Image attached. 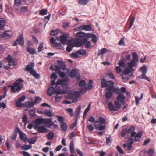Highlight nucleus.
Returning a JSON list of instances; mask_svg holds the SVG:
<instances>
[{"mask_svg":"<svg viewBox=\"0 0 156 156\" xmlns=\"http://www.w3.org/2000/svg\"><path fill=\"white\" fill-rule=\"evenodd\" d=\"M23 80L20 78L17 79L13 83V85H9L8 87H11V90L12 92H19L23 87V85L20 83L23 82Z\"/></svg>","mask_w":156,"mask_h":156,"instance_id":"1","label":"nucleus"},{"mask_svg":"<svg viewBox=\"0 0 156 156\" xmlns=\"http://www.w3.org/2000/svg\"><path fill=\"white\" fill-rule=\"evenodd\" d=\"M69 78L67 76H66L64 79H58L57 81V85H60L62 84L63 90H64L66 93L65 94H67L68 93L69 90L70 88L69 87V84L67 83L68 82Z\"/></svg>","mask_w":156,"mask_h":156,"instance_id":"2","label":"nucleus"},{"mask_svg":"<svg viewBox=\"0 0 156 156\" xmlns=\"http://www.w3.org/2000/svg\"><path fill=\"white\" fill-rule=\"evenodd\" d=\"M75 44L76 47H80L84 45L86 48H90L91 47V41L87 39L84 40H76Z\"/></svg>","mask_w":156,"mask_h":156,"instance_id":"3","label":"nucleus"},{"mask_svg":"<svg viewBox=\"0 0 156 156\" xmlns=\"http://www.w3.org/2000/svg\"><path fill=\"white\" fill-rule=\"evenodd\" d=\"M66 92L64 90H61L59 89H55L53 86H50L47 90V94L52 96L54 93L57 95L61 94H65Z\"/></svg>","mask_w":156,"mask_h":156,"instance_id":"4","label":"nucleus"},{"mask_svg":"<svg viewBox=\"0 0 156 156\" xmlns=\"http://www.w3.org/2000/svg\"><path fill=\"white\" fill-rule=\"evenodd\" d=\"M92 33H86L83 32H79L75 34L76 40H84V39H88L91 37Z\"/></svg>","mask_w":156,"mask_h":156,"instance_id":"5","label":"nucleus"},{"mask_svg":"<svg viewBox=\"0 0 156 156\" xmlns=\"http://www.w3.org/2000/svg\"><path fill=\"white\" fill-rule=\"evenodd\" d=\"M57 65H55V70L57 73L58 74L62 71L61 69L64 70L66 69V65L65 62L61 60H57Z\"/></svg>","mask_w":156,"mask_h":156,"instance_id":"6","label":"nucleus"},{"mask_svg":"<svg viewBox=\"0 0 156 156\" xmlns=\"http://www.w3.org/2000/svg\"><path fill=\"white\" fill-rule=\"evenodd\" d=\"M125 54H127L125 56V57L122 55L121 57V59L119 60L118 62L119 66L123 68L125 67L126 64L125 62L126 61H130L131 60V55L128 54V53L126 51L124 52Z\"/></svg>","mask_w":156,"mask_h":156,"instance_id":"7","label":"nucleus"},{"mask_svg":"<svg viewBox=\"0 0 156 156\" xmlns=\"http://www.w3.org/2000/svg\"><path fill=\"white\" fill-rule=\"evenodd\" d=\"M134 130V127H130L128 129L126 128L124 129L122 132L121 135L122 136H124L126 135L128 136L130 135L131 137L134 136L136 134Z\"/></svg>","mask_w":156,"mask_h":156,"instance_id":"8","label":"nucleus"},{"mask_svg":"<svg viewBox=\"0 0 156 156\" xmlns=\"http://www.w3.org/2000/svg\"><path fill=\"white\" fill-rule=\"evenodd\" d=\"M19 44L21 46L24 45V42L23 35V34H20L17 37V39L13 44V46H16Z\"/></svg>","mask_w":156,"mask_h":156,"instance_id":"9","label":"nucleus"},{"mask_svg":"<svg viewBox=\"0 0 156 156\" xmlns=\"http://www.w3.org/2000/svg\"><path fill=\"white\" fill-rule=\"evenodd\" d=\"M106 123L105 119L104 118L100 116L99 117V120H97L95 121L94 127H105V124Z\"/></svg>","mask_w":156,"mask_h":156,"instance_id":"10","label":"nucleus"},{"mask_svg":"<svg viewBox=\"0 0 156 156\" xmlns=\"http://www.w3.org/2000/svg\"><path fill=\"white\" fill-rule=\"evenodd\" d=\"M87 53L85 50L84 49H80L77 51L76 52H73L71 54V56L74 58H79V55H85Z\"/></svg>","mask_w":156,"mask_h":156,"instance_id":"11","label":"nucleus"},{"mask_svg":"<svg viewBox=\"0 0 156 156\" xmlns=\"http://www.w3.org/2000/svg\"><path fill=\"white\" fill-rule=\"evenodd\" d=\"M6 60L8 62L9 66H15L17 64V59L12 57L10 55H8Z\"/></svg>","mask_w":156,"mask_h":156,"instance_id":"12","label":"nucleus"},{"mask_svg":"<svg viewBox=\"0 0 156 156\" xmlns=\"http://www.w3.org/2000/svg\"><path fill=\"white\" fill-rule=\"evenodd\" d=\"M44 123L45 127H51L56 122V120L53 122L51 118H44Z\"/></svg>","mask_w":156,"mask_h":156,"instance_id":"13","label":"nucleus"},{"mask_svg":"<svg viewBox=\"0 0 156 156\" xmlns=\"http://www.w3.org/2000/svg\"><path fill=\"white\" fill-rule=\"evenodd\" d=\"M44 118H38L35 119L34 122L35 126L34 127H45L44 126H40L43 123H44Z\"/></svg>","mask_w":156,"mask_h":156,"instance_id":"14","label":"nucleus"},{"mask_svg":"<svg viewBox=\"0 0 156 156\" xmlns=\"http://www.w3.org/2000/svg\"><path fill=\"white\" fill-rule=\"evenodd\" d=\"M111 83L110 84H109V86L108 87H107L105 88V90L106 91H109L112 92H115L116 91V88L114 86V83L113 81H110L109 82Z\"/></svg>","mask_w":156,"mask_h":156,"instance_id":"15","label":"nucleus"},{"mask_svg":"<svg viewBox=\"0 0 156 156\" xmlns=\"http://www.w3.org/2000/svg\"><path fill=\"white\" fill-rule=\"evenodd\" d=\"M68 38V36L66 33H65L61 35L60 36V41L61 43L63 45L66 44Z\"/></svg>","mask_w":156,"mask_h":156,"instance_id":"16","label":"nucleus"},{"mask_svg":"<svg viewBox=\"0 0 156 156\" xmlns=\"http://www.w3.org/2000/svg\"><path fill=\"white\" fill-rule=\"evenodd\" d=\"M101 87L102 88H105L106 87H108L109 86V84L111 83L109 82L112 81L111 80L107 81L105 78H102V77L101 78Z\"/></svg>","mask_w":156,"mask_h":156,"instance_id":"17","label":"nucleus"},{"mask_svg":"<svg viewBox=\"0 0 156 156\" xmlns=\"http://www.w3.org/2000/svg\"><path fill=\"white\" fill-rule=\"evenodd\" d=\"M34 66L35 64L34 62H31L26 66L24 69L25 71H30V73L31 71L34 70Z\"/></svg>","mask_w":156,"mask_h":156,"instance_id":"18","label":"nucleus"},{"mask_svg":"<svg viewBox=\"0 0 156 156\" xmlns=\"http://www.w3.org/2000/svg\"><path fill=\"white\" fill-rule=\"evenodd\" d=\"M26 51L27 52L29 53L31 55H34L37 54V52L35 48L29 46L26 47Z\"/></svg>","mask_w":156,"mask_h":156,"instance_id":"19","label":"nucleus"},{"mask_svg":"<svg viewBox=\"0 0 156 156\" xmlns=\"http://www.w3.org/2000/svg\"><path fill=\"white\" fill-rule=\"evenodd\" d=\"M135 17L134 16H130L129 17V18L128 19V21L129 23V27L128 28V30L127 31H128L129 30H130L132 26H133L134 21L135 20Z\"/></svg>","mask_w":156,"mask_h":156,"instance_id":"20","label":"nucleus"},{"mask_svg":"<svg viewBox=\"0 0 156 156\" xmlns=\"http://www.w3.org/2000/svg\"><path fill=\"white\" fill-rule=\"evenodd\" d=\"M140 69H141L142 72V76H143V78H145L144 77H145L147 71V67L145 64H144L143 66L140 68Z\"/></svg>","mask_w":156,"mask_h":156,"instance_id":"21","label":"nucleus"},{"mask_svg":"<svg viewBox=\"0 0 156 156\" xmlns=\"http://www.w3.org/2000/svg\"><path fill=\"white\" fill-rule=\"evenodd\" d=\"M67 95L66 96V97L68 99H72L73 98L74 96V91L73 90H68V93Z\"/></svg>","mask_w":156,"mask_h":156,"instance_id":"22","label":"nucleus"},{"mask_svg":"<svg viewBox=\"0 0 156 156\" xmlns=\"http://www.w3.org/2000/svg\"><path fill=\"white\" fill-rule=\"evenodd\" d=\"M39 133H44L48 130L46 127H34Z\"/></svg>","mask_w":156,"mask_h":156,"instance_id":"23","label":"nucleus"},{"mask_svg":"<svg viewBox=\"0 0 156 156\" xmlns=\"http://www.w3.org/2000/svg\"><path fill=\"white\" fill-rule=\"evenodd\" d=\"M77 72L75 69H73L69 73L70 76L71 78H75L77 74Z\"/></svg>","mask_w":156,"mask_h":156,"instance_id":"24","label":"nucleus"},{"mask_svg":"<svg viewBox=\"0 0 156 156\" xmlns=\"http://www.w3.org/2000/svg\"><path fill=\"white\" fill-rule=\"evenodd\" d=\"M108 50L106 48H102L101 50H99L98 51V55L99 56L101 55V56L102 57L104 54L105 53L108 52Z\"/></svg>","mask_w":156,"mask_h":156,"instance_id":"25","label":"nucleus"},{"mask_svg":"<svg viewBox=\"0 0 156 156\" xmlns=\"http://www.w3.org/2000/svg\"><path fill=\"white\" fill-rule=\"evenodd\" d=\"M30 74L36 79H39L40 78V74L37 73L36 70H33L30 72Z\"/></svg>","mask_w":156,"mask_h":156,"instance_id":"26","label":"nucleus"},{"mask_svg":"<svg viewBox=\"0 0 156 156\" xmlns=\"http://www.w3.org/2000/svg\"><path fill=\"white\" fill-rule=\"evenodd\" d=\"M126 97L122 93L120 95H119L117 97V99L118 101L120 102L121 101L125 100Z\"/></svg>","mask_w":156,"mask_h":156,"instance_id":"27","label":"nucleus"},{"mask_svg":"<svg viewBox=\"0 0 156 156\" xmlns=\"http://www.w3.org/2000/svg\"><path fill=\"white\" fill-rule=\"evenodd\" d=\"M142 135V131H140L135 135L134 137V140L136 141H139L140 139L141 138Z\"/></svg>","mask_w":156,"mask_h":156,"instance_id":"28","label":"nucleus"},{"mask_svg":"<svg viewBox=\"0 0 156 156\" xmlns=\"http://www.w3.org/2000/svg\"><path fill=\"white\" fill-rule=\"evenodd\" d=\"M129 73H131L129 68L128 67H126L125 68L124 70L122 71V76L123 75L126 76Z\"/></svg>","mask_w":156,"mask_h":156,"instance_id":"29","label":"nucleus"},{"mask_svg":"<svg viewBox=\"0 0 156 156\" xmlns=\"http://www.w3.org/2000/svg\"><path fill=\"white\" fill-rule=\"evenodd\" d=\"M19 133L20 134V139L26 142L27 140L26 135L21 131H19Z\"/></svg>","mask_w":156,"mask_h":156,"instance_id":"30","label":"nucleus"},{"mask_svg":"<svg viewBox=\"0 0 156 156\" xmlns=\"http://www.w3.org/2000/svg\"><path fill=\"white\" fill-rule=\"evenodd\" d=\"M84 30L86 31H90L92 30V28L90 24L84 25Z\"/></svg>","mask_w":156,"mask_h":156,"instance_id":"31","label":"nucleus"},{"mask_svg":"<svg viewBox=\"0 0 156 156\" xmlns=\"http://www.w3.org/2000/svg\"><path fill=\"white\" fill-rule=\"evenodd\" d=\"M90 0H79L78 3L80 5H86Z\"/></svg>","mask_w":156,"mask_h":156,"instance_id":"32","label":"nucleus"},{"mask_svg":"<svg viewBox=\"0 0 156 156\" xmlns=\"http://www.w3.org/2000/svg\"><path fill=\"white\" fill-rule=\"evenodd\" d=\"M108 107L110 110L112 111H118L117 109H116L114 108V106L111 102H110L108 104Z\"/></svg>","mask_w":156,"mask_h":156,"instance_id":"33","label":"nucleus"},{"mask_svg":"<svg viewBox=\"0 0 156 156\" xmlns=\"http://www.w3.org/2000/svg\"><path fill=\"white\" fill-rule=\"evenodd\" d=\"M133 59L132 60L137 62L138 61V57L137 53L136 52H134L132 53Z\"/></svg>","mask_w":156,"mask_h":156,"instance_id":"34","label":"nucleus"},{"mask_svg":"<svg viewBox=\"0 0 156 156\" xmlns=\"http://www.w3.org/2000/svg\"><path fill=\"white\" fill-rule=\"evenodd\" d=\"M48 9H43L41 10L39 12V14L40 15L43 16L47 14Z\"/></svg>","mask_w":156,"mask_h":156,"instance_id":"35","label":"nucleus"},{"mask_svg":"<svg viewBox=\"0 0 156 156\" xmlns=\"http://www.w3.org/2000/svg\"><path fill=\"white\" fill-rule=\"evenodd\" d=\"M44 114L49 117H51L53 116L52 112L50 110H45L44 111Z\"/></svg>","mask_w":156,"mask_h":156,"instance_id":"36","label":"nucleus"},{"mask_svg":"<svg viewBox=\"0 0 156 156\" xmlns=\"http://www.w3.org/2000/svg\"><path fill=\"white\" fill-rule=\"evenodd\" d=\"M37 140V137H33L28 139L27 140V142L30 144H33L35 143Z\"/></svg>","mask_w":156,"mask_h":156,"instance_id":"37","label":"nucleus"},{"mask_svg":"<svg viewBox=\"0 0 156 156\" xmlns=\"http://www.w3.org/2000/svg\"><path fill=\"white\" fill-rule=\"evenodd\" d=\"M136 62H135V61H134L132 60L130 61V62L128 63L127 65L128 66V67L132 68L135 66V65L136 63Z\"/></svg>","mask_w":156,"mask_h":156,"instance_id":"38","label":"nucleus"},{"mask_svg":"<svg viewBox=\"0 0 156 156\" xmlns=\"http://www.w3.org/2000/svg\"><path fill=\"white\" fill-rule=\"evenodd\" d=\"M92 83L93 80H90L87 84L88 87H86V88L87 90H90L92 89L93 87Z\"/></svg>","mask_w":156,"mask_h":156,"instance_id":"39","label":"nucleus"},{"mask_svg":"<svg viewBox=\"0 0 156 156\" xmlns=\"http://www.w3.org/2000/svg\"><path fill=\"white\" fill-rule=\"evenodd\" d=\"M74 144L73 141H72L70 142V152L71 153H73L74 152Z\"/></svg>","mask_w":156,"mask_h":156,"instance_id":"40","label":"nucleus"},{"mask_svg":"<svg viewBox=\"0 0 156 156\" xmlns=\"http://www.w3.org/2000/svg\"><path fill=\"white\" fill-rule=\"evenodd\" d=\"M91 37V38H92L91 41L94 43H96L97 41V35L93 33Z\"/></svg>","mask_w":156,"mask_h":156,"instance_id":"41","label":"nucleus"},{"mask_svg":"<svg viewBox=\"0 0 156 156\" xmlns=\"http://www.w3.org/2000/svg\"><path fill=\"white\" fill-rule=\"evenodd\" d=\"M75 42H76V38H75V41H74V46H68L66 48V51H68V52H70L72 50L73 48V47H76V46H75Z\"/></svg>","mask_w":156,"mask_h":156,"instance_id":"42","label":"nucleus"},{"mask_svg":"<svg viewBox=\"0 0 156 156\" xmlns=\"http://www.w3.org/2000/svg\"><path fill=\"white\" fill-rule=\"evenodd\" d=\"M51 16V13H49L48 14V15L47 16H46L44 17V22H46V23L44 26V27H45V26L48 22L50 20V17Z\"/></svg>","mask_w":156,"mask_h":156,"instance_id":"43","label":"nucleus"},{"mask_svg":"<svg viewBox=\"0 0 156 156\" xmlns=\"http://www.w3.org/2000/svg\"><path fill=\"white\" fill-rule=\"evenodd\" d=\"M112 96V92L108 91L105 94V97L107 99L109 100L110 98Z\"/></svg>","mask_w":156,"mask_h":156,"instance_id":"44","label":"nucleus"},{"mask_svg":"<svg viewBox=\"0 0 156 156\" xmlns=\"http://www.w3.org/2000/svg\"><path fill=\"white\" fill-rule=\"evenodd\" d=\"M78 119V115H76L75 121L71 124L70 127H73L76 126L77 124Z\"/></svg>","mask_w":156,"mask_h":156,"instance_id":"45","label":"nucleus"},{"mask_svg":"<svg viewBox=\"0 0 156 156\" xmlns=\"http://www.w3.org/2000/svg\"><path fill=\"white\" fill-rule=\"evenodd\" d=\"M59 29H57L55 30H52L50 32V34L51 36H54L57 34L59 32Z\"/></svg>","mask_w":156,"mask_h":156,"instance_id":"46","label":"nucleus"},{"mask_svg":"<svg viewBox=\"0 0 156 156\" xmlns=\"http://www.w3.org/2000/svg\"><path fill=\"white\" fill-rule=\"evenodd\" d=\"M86 81L84 80L81 81L79 83V86L80 87H84L86 86Z\"/></svg>","mask_w":156,"mask_h":156,"instance_id":"47","label":"nucleus"},{"mask_svg":"<svg viewBox=\"0 0 156 156\" xmlns=\"http://www.w3.org/2000/svg\"><path fill=\"white\" fill-rule=\"evenodd\" d=\"M31 147L32 146L31 145H25L21 147V149L23 150H26L31 149Z\"/></svg>","mask_w":156,"mask_h":156,"instance_id":"48","label":"nucleus"},{"mask_svg":"<svg viewBox=\"0 0 156 156\" xmlns=\"http://www.w3.org/2000/svg\"><path fill=\"white\" fill-rule=\"evenodd\" d=\"M143 151L144 153L147 152L145 150H144ZM147 153L149 156H153L154 153L153 150L152 149H150L147 152Z\"/></svg>","mask_w":156,"mask_h":156,"instance_id":"49","label":"nucleus"},{"mask_svg":"<svg viewBox=\"0 0 156 156\" xmlns=\"http://www.w3.org/2000/svg\"><path fill=\"white\" fill-rule=\"evenodd\" d=\"M42 100V98H40L39 96H37L35 98L34 102L35 104L39 103Z\"/></svg>","mask_w":156,"mask_h":156,"instance_id":"50","label":"nucleus"},{"mask_svg":"<svg viewBox=\"0 0 156 156\" xmlns=\"http://www.w3.org/2000/svg\"><path fill=\"white\" fill-rule=\"evenodd\" d=\"M44 47L43 43L41 42L40 43V44L38 47V50L39 52H41L43 50V48Z\"/></svg>","mask_w":156,"mask_h":156,"instance_id":"51","label":"nucleus"},{"mask_svg":"<svg viewBox=\"0 0 156 156\" xmlns=\"http://www.w3.org/2000/svg\"><path fill=\"white\" fill-rule=\"evenodd\" d=\"M50 78L53 79V80H56L57 78V76L56 73L55 72H53L51 75Z\"/></svg>","mask_w":156,"mask_h":156,"instance_id":"52","label":"nucleus"},{"mask_svg":"<svg viewBox=\"0 0 156 156\" xmlns=\"http://www.w3.org/2000/svg\"><path fill=\"white\" fill-rule=\"evenodd\" d=\"M74 41L73 39L69 40L67 43L68 45L74 46Z\"/></svg>","mask_w":156,"mask_h":156,"instance_id":"53","label":"nucleus"},{"mask_svg":"<svg viewBox=\"0 0 156 156\" xmlns=\"http://www.w3.org/2000/svg\"><path fill=\"white\" fill-rule=\"evenodd\" d=\"M116 148L117 151L120 154H125V152L123 149L119 145L117 146Z\"/></svg>","mask_w":156,"mask_h":156,"instance_id":"54","label":"nucleus"},{"mask_svg":"<svg viewBox=\"0 0 156 156\" xmlns=\"http://www.w3.org/2000/svg\"><path fill=\"white\" fill-rule=\"evenodd\" d=\"M29 113L30 115L34 116L36 115L35 109H31L29 111Z\"/></svg>","mask_w":156,"mask_h":156,"instance_id":"55","label":"nucleus"},{"mask_svg":"<svg viewBox=\"0 0 156 156\" xmlns=\"http://www.w3.org/2000/svg\"><path fill=\"white\" fill-rule=\"evenodd\" d=\"M69 22H64L63 23L62 27L64 29H66L69 27L70 24Z\"/></svg>","mask_w":156,"mask_h":156,"instance_id":"56","label":"nucleus"},{"mask_svg":"<svg viewBox=\"0 0 156 156\" xmlns=\"http://www.w3.org/2000/svg\"><path fill=\"white\" fill-rule=\"evenodd\" d=\"M53 47H56L57 49H62L63 48L62 45L59 43H56L55 45Z\"/></svg>","mask_w":156,"mask_h":156,"instance_id":"57","label":"nucleus"},{"mask_svg":"<svg viewBox=\"0 0 156 156\" xmlns=\"http://www.w3.org/2000/svg\"><path fill=\"white\" fill-rule=\"evenodd\" d=\"M54 133L52 132H49V133L47 135V137L49 140L52 139L54 136Z\"/></svg>","mask_w":156,"mask_h":156,"instance_id":"58","label":"nucleus"},{"mask_svg":"<svg viewBox=\"0 0 156 156\" xmlns=\"http://www.w3.org/2000/svg\"><path fill=\"white\" fill-rule=\"evenodd\" d=\"M60 76V77L61 78H63L64 79L65 78L66 76V74L64 72L61 71L58 74Z\"/></svg>","mask_w":156,"mask_h":156,"instance_id":"59","label":"nucleus"},{"mask_svg":"<svg viewBox=\"0 0 156 156\" xmlns=\"http://www.w3.org/2000/svg\"><path fill=\"white\" fill-rule=\"evenodd\" d=\"M57 117L58 118V121L60 122H64L65 121V119L64 117L62 116H60L59 115L57 116Z\"/></svg>","mask_w":156,"mask_h":156,"instance_id":"60","label":"nucleus"},{"mask_svg":"<svg viewBox=\"0 0 156 156\" xmlns=\"http://www.w3.org/2000/svg\"><path fill=\"white\" fill-rule=\"evenodd\" d=\"M15 105L16 106L18 107H21L24 106V103L22 104L21 103V102H20L18 101L17 102H16Z\"/></svg>","mask_w":156,"mask_h":156,"instance_id":"61","label":"nucleus"},{"mask_svg":"<svg viewBox=\"0 0 156 156\" xmlns=\"http://www.w3.org/2000/svg\"><path fill=\"white\" fill-rule=\"evenodd\" d=\"M114 104L115 108H116V109H118L119 108H120L121 106V105L119 104V103L117 101H115L114 102Z\"/></svg>","mask_w":156,"mask_h":156,"instance_id":"62","label":"nucleus"},{"mask_svg":"<svg viewBox=\"0 0 156 156\" xmlns=\"http://www.w3.org/2000/svg\"><path fill=\"white\" fill-rule=\"evenodd\" d=\"M22 0H15L14 4L17 6H19L21 4Z\"/></svg>","mask_w":156,"mask_h":156,"instance_id":"63","label":"nucleus"},{"mask_svg":"<svg viewBox=\"0 0 156 156\" xmlns=\"http://www.w3.org/2000/svg\"><path fill=\"white\" fill-rule=\"evenodd\" d=\"M55 98L56 101L57 102H59L62 98V96H58V95H56L55 97Z\"/></svg>","mask_w":156,"mask_h":156,"instance_id":"64","label":"nucleus"}]
</instances>
